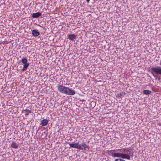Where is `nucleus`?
<instances>
[{"label": "nucleus", "instance_id": "obj_1", "mask_svg": "<svg viewBox=\"0 0 161 161\" xmlns=\"http://www.w3.org/2000/svg\"><path fill=\"white\" fill-rule=\"evenodd\" d=\"M130 148H123L114 150H108V154L115 158H121L123 159H130V156L133 155V152Z\"/></svg>", "mask_w": 161, "mask_h": 161}, {"label": "nucleus", "instance_id": "obj_2", "mask_svg": "<svg viewBox=\"0 0 161 161\" xmlns=\"http://www.w3.org/2000/svg\"><path fill=\"white\" fill-rule=\"evenodd\" d=\"M150 69L152 71L151 73L156 79L157 78L158 76L155 74L161 75V67H160L158 66L153 67L150 68Z\"/></svg>", "mask_w": 161, "mask_h": 161}, {"label": "nucleus", "instance_id": "obj_3", "mask_svg": "<svg viewBox=\"0 0 161 161\" xmlns=\"http://www.w3.org/2000/svg\"><path fill=\"white\" fill-rule=\"evenodd\" d=\"M22 63L24 64L23 67L22 69L23 71L25 70L29 65V64L28 63L27 59L25 58H23L21 59Z\"/></svg>", "mask_w": 161, "mask_h": 161}, {"label": "nucleus", "instance_id": "obj_4", "mask_svg": "<svg viewBox=\"0 0 161 161\" xmlns=\"http://www.w3.org/2000/svg\"><path fill=\"white\" fill-rule=\"evenodd\" d=\"M58 90V91L62 93L66 94V92L67 87L62 85H60L57 86Z\"/></svg>", "mask_w": 161, "mask_h": 161}, {"label": "nucleus", "instance_id": "obj_5", "mask_svg": "<svg viewBox=\"0 0 161 161\" xmlns=\"http://www.w3.org/2000/svg\"><path fill=\"white\" fill-rule=\"evenodd\" d=\"M66 92V94L68 95H74L75 92L74 90L72 89L71 88H69L67 87Z\"/></svg>", "mask_w": 161, "mask_h": 161}, {"label": "nucleus", "instance_id": "obj_6", "mask_svg": "<svg viewBox=\"0 0 161 161\" xmlns=\"http://www.w3.org/2000/svg\"><path fill=\"white\" fill-rule=\"evenodd\" d=\"M88 147L86 144L84 142L82 143L81 144H79L78 149L80 150H85Z\"/></svg>", "mask_w": 161, "mask_h": 161}, {"label": "nucleus", "instance_id": "obj_7", "mask_svg": "<svg viewBox=\"0 0 161 161\" xmlns=\"http://www.w3.org/2000/svg\"><path fill=\"white\" fill-rule=\"evenodd\" d=\"M48 120L46 119H44L41 121L40 125L42 126H46L48 124Z\"/></svg>", "mask_w": 161, "mask_h": 161}, {"label": "nucleus", "instance_id": "obj_8", "mask_svg": "<svg viewBox=\"0 0 161 161\" xmlns=\"http://www.w3.org/2000/svg\"><path fill=\"white\" fill-rule=\"evenodd\" d=\"M69 146L70 147L75 148L78 149L79 146L78 143H72L69 144Z\"/></svg>", "mask_w": 161, "mask_h": 161}, {"label": "nucleus", "instance_id": "obj_9", "mask_svg": "<svg viewBox=\"0 0 161 161\" xmlns=\"http://www.w3.org/2000/svg\"><path fill=\"white\" fill-rule=\"evenodd\" d=\"M32 34L34 36L37 37L40 35V33L37 30H32Z\"/></svg>", "mask_w": 161, "mask_h": 161}, {"label": "nucleus", "instance_id": "obj_10", "mask_svg": "<svg viewBox=\"0 0 161 161\" xmlns=\"http://www.w3.org/2000/svg\"><path fill=\"white\" fill-rule=\"evenodd\" d=\"M18 145H19L17 144L15 142L13 141L11 143V147L12 148L17 149L18 147Z\"/></svg>", "mask_w": 161, "mask_h": 161}, {"label": "nucleus", "instance_id": "obj_11", "mask_svg": "<svg viewBox=\"0 0 161 161\" xmlns=\"http://www.w3.org/2000/svg\"><path fill=\"white\" fill-rule=\"evenodd\" d=\"M68 38L71 41H74L75 38L76 36L74 34L68 35Z\"/></svg>", "mask_w": 161, "mask_h": 161}, {"label": "nucleus", "instance_id": "obj_12", "mask_svg": "<svg viewBox=\"0 0 161 161\" xmlns=\"http://www.w3.org/2000/svg\"><path fill=\"white\" fill-rule=\"evenodd\" d=\"M41 15V13L39 12L34 13L32 14V17L34 18H37L40 17Z\"/></svg>", "mask_w": 161, "mask_h": 161}, {"label": "nucleus", "instance_id": "obj_13", "mask_svg": "<svg viewBox=\"0 0 161 161\" xmlns=\"http://www.w3.org/2000/svg\"><path fill=\"white\" fill-rule=\"evenodd\" d=\"M125 94V92H120L119 93H118L116 95V97H121L122 96H123Z\"/></svg>", "mask_w": 161, "mask_h": 161}, {"label": "nucleus", "instance_id": "obj_14", "mask_svg": "<svg viewBox=\"0 0 161 161\" xmlns=\"http://www.w3.org/2000/svg\"><path fill=\"white\" fill-rule=\"evenodd\" d=\"M23 111L25 112V115H28L31 112V110H29L27 109H25L23 110Z\"/></svg>", "mask_w": 161, "mask_h": 161}, {"label": "nucleus", "instance_id": "obj_15", "mask_svg": "<svg viewBox=\"0 0 161 161\" xmlns=\"http://www.w3.org/2000/svg\"><path fill=\"white\" fill-rule=\"evenodd\" d=\"M151 91L150 90H144L143 91V93L145 95H148L150 94L151 93Z\"/></svg>", "mask_w": 161, "mask_h": 161}, {"label": "nucleus", "instance_id": "obj_16", "mask_svg": "<svg viewBox=\"0 0 161 161\" xmlns=\"http://www.w3.org/2000/svg\"><path fill=\"white\" fill-rule=\"evenodd\" d=\"M121 159V158H117L114 161H125V160L123 159Z\"/></svg>", "mask_w": 161, "mask_h": 161}, {"label": "nucleus", "instance_id": "obj_17", "mask_svg": "<svg viewBox=\"0 0 161 161\" xmlns=\"http://www.w3.org/2000/svg\"><path fill=\"white\" fill-rule=\"evenodd\" d=\"M87 2L89 3L90 1V0H86Z\"/></svg>", "mask_w": 161, "mask_h": 161}, {"label": "nucleus", "instance_id": "obj_18", "mask_svg": "<svg viewBox=\"0 0 161 161\" xmlns=\"http://www.w3.org/2000/svg\"><path fill=\"white\" fill-rule=\"evenodd\" d=\"M39 26L41 27L40 25H39Z\"/></svg>", "mask_w": 161, "mask_h": 161}]
</instances>
